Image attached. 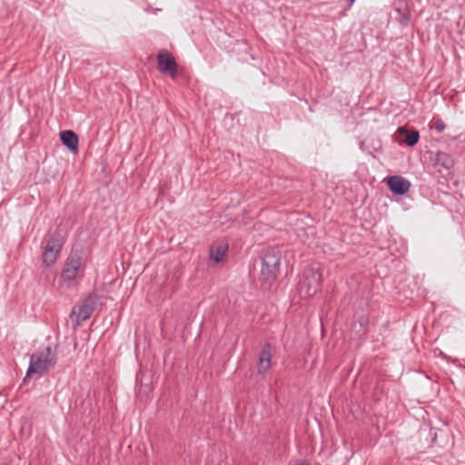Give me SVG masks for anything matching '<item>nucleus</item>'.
I'll list each match as a JSON object with an SVG mask.
<instances>
[{
	"instance_id": "nucleus-4",
	"label": "nucleus",
	"mask_w": 465,
	"mask_h": 465,
	"mask_svg": "<svg viewBox=\"0 0 465 465\" xmlns=\"http://www.w3.org/2000/svg\"><path fill=\"white\" fill-rule=\"evenodd\" d=\"M281 253L274 249L268 250L262 261L261 280L265 282L274 281L280 270Z\"/></svg>"
},
{
	"instance_id": "nucleus-1",
	"label": "nucleus",
	"mask_w": 465,
	"mask_h": 465,
	"mask_svg": "<svg viewBox=\"0 0 465 465\" xmlns=\"http://www.w3.org/2000/svg\"><path fill=\"white\" fill-rule=\"evenodd\" d=\"M55 364L56 350L51 346L32 354L24 381L34 375L42 376L45 372L53 369Z\"/></svg>"
},
{
	"instance_id": "nucleus-5",
	"label": "nucleus",
	"mask_w": 465,
	"mask_h": 465,
	"mask_svg": "<svg viewBox=\"0 0 465 465\" xmlns=\"http://www.w3.org/2000/svg\"><path fill=\"white\" fill-rule=\"evenodd\" d=\"M157 67L162 74H168L173 79L177 76V64L173 54L167 50H160L157 54Z\"/></svg>"
},
{
	"instance_id": "nucleus-9",
	"label": "nucleus",
	"mask_w": 465,
	"mask_h": 465,
	"mask_svg": "<svg viewBox=\"0 0 465 465\" xmlns=\"http://www.w3.org/2000/svg\"><path fill=\"white\" fill-rule=\"evenodd\" d=\"M272 352L270 345H265L260 351L257 363V371L259 374H264L272 367Z\"/></svg>"
},
{
	"instance_id": "nucleus-13",
	"label": "nucleus",
	"mask_w": 465,
	"mask_h": 465,
	"mask_svg": "<svg viewBox=\"0 0 465 465\" xmlns=\"http://www.w3.org/2000/svg\"><path fill=\"white\" fill-rule=\"evenodd\" d=\"M419 139H420V134L418 131H412L411 133H409L405 138V143L408 145V146H414L415 144H417V143L419 142Z\"/></svg>"
},
{
	"instance_id": "nucleus-12",
	"label": "nucleus",
	"mask_w": 465,
	"mask_h": 465,
	"mask_svg": "<svg viewBox=\"0 0 465 465\" xmlns=\"http://www.w3.org/2000/svg\"><path fill=\"white\" fill-rule=\"evenodd\" d=\"M437 163L447 170H450L453 166L452 159L445 153H439L437 155Z\"/></svg>"
},
{
	"instance_id": "nucleus-11",
	"label": "nucleus",
	"mask_w": 465,
	"mask_h": 465,
	"mask_svg": "<svg viewBox=\"0 0 465 465\" xmlns=\"http://www.w3.org/2000/svg\"><path fill=\"white\" fill-rule=\"evenodd\" d=\"M228 252V244L223 242H214L210 251V259L215 263L223 262Z\"/></svg>"
},
{
	"instance_id": "nucleus-14",
	"label": "nucleus",
	"mask_w": 465,
	"mask_h": 465,
	"mask_svg": "<svg viewBox=\"0 0 465 465\" xmlns=\"http://www.w3.org/2000/svg\"><path fill=\"white\" fill-rule=\"evenodd\" d=\"M435 129L440 133L442 132L444 129H445V124L443 123V121L441 120H438L436 123H435Z\"/></svg>"
},
{
	"instance_id": "nucleus-8",
	"label": "nucleus",
	"mask_w": 465,
	"mask_h": 465,
	"mask_svg": "<svg viewBox=\"0 0 465 465\" xmlns=\"http://www.w3.org/2000/svg\"><path fill=\"white\" fill-rule=\"evenodd\" d=\"M387 185L393 193L399 195L405 194L411 186V183L406 178L400 175L388 177Z\"/></svg>"
},
{
	"instance_id": "nucleus-15",
	"label": "nucleus",
	"mask_w": 465,
	"mask_h": 465,
	"mask_svg": "<svg viewBox=\"0 0 465 465\" xmlns=\"http://www.w3.org/2000/svg\"><path fill=\"white\" fill-rule=\"evenodd\" d=\"M296 465H310L308 462L304 461V460H300L297 462Z\"/></svg>"
},
{
	"instance_id": "nucleus-7",
	"label": "nucleus",
	"mask_w": 465,
	"mask_h": 465,
	"mask_svg": "<svg viewBox=\"0 0 465 465\" xmlns=\"http://www.w3.org/2000/svg\"><path fill=\"white\" fill-rule=\"evenodd\" d=\"M93 311L94 302L91 299H87L78 307L74 308L71 317L75 321L76 324L79 325L91 316Z\"/></svg>"
},
{
	"instance_id": "nucleus-6",
	"label": "nucleus",
	"mask_w": 465,
	"mask_h": 465,
	"mask_svg": "<svg viewBox=\"0 0 465 465\" xmlns=\"http://www.w3.org/2000/svg\"><path fill=\"white\" fill-rule=\"evenodd\" d=\"M62 249L61 241L55 237L52 236L47 240V243L45 249L43 252L42 262L45 267L53 266Z\"/></svg>"
},
{
	"instance_id": "nucleus-10",
	"label": "nucleus",
	"mask_w": 465,
	"mask_h": 465,
	"mask_svg": "<svg viewBox=\"0 0 465 465\" xmlns=\"http://www.w3.org/2000/svg\"><path fill=\"white\" fill-rule=\"evenodd\" d=\"M60 139L64 146L71 152L75 153L78 150L79 139L76 134L71 130L60 133Z\"/></svg>"
},
{
	"instance_id": "nucleus-2",
	"label": "nucleus",
	"mask_w": 465,
	"mask_h": 465,
	"mask_svg": "<svg viewBox=\"0 0 465 465\" xmlns=\"http://www.w3.org/2000/svg\"><path fill=\"white\" fill-rule=\"evenodd\" d=\"M86 258L81 252H72L65 260L64 267L61 272L63 285L71 287L73 282L84 272Z\"/></svg>"
},
{
	"instance_id": "nucleus-3",
	"label": "nucleus",
	"mask_w": 465,
	"mask_h": 465,
	"mask_svg": "<svg viewBox=\"0 0 465 465\" xmlns=\"http://www.w3.org/2000/svg\"><path fill=\"white\" fill-rule=\"evenodd\" d=\"M322 280V274L319 269H305L298 285L300 296L302 298L314 296L321 290Z\"/></svg>"
},
{
	"instance_id": "nucleus-16",
	"label": "nucleus",
	"mask_w": 465,
	"mask_h": 465,
	"mask_svg": "<svg viewBox=\"0 0 465 465\" xmlns=\"http://www.w3.org/2000/svg\"><path fill=\"white\" fill-rule=\"evenodd\" d=\"M355 2V0H349V5L350 6H351L353 5V3Z\"/></svg>"
}]
</instances>
